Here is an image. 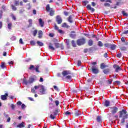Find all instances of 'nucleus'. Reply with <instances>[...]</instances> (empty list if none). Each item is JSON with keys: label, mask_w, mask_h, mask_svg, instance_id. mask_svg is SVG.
<instances>
[{"label": "nucleus", "mask_w": 128, "mask_h": 128, "mask_svg": "<svg viewBox=\"0 0 128 128\" xmlns=\"http://www.w3.org/2000/svg\"><path fill=\"white\" fill-rule=\"evenodd\" d=\"M119 118H122L121 124H124L126 122V120L128 118V114L126 110L122 109L119 112Z\"/></svg>", "instance_id": "1"}, {"label": "nucleus", "mask_w": 128, "mask_h": 128, "mask_svg": "<svg viewBox=\"0 0 128 128\" xmlns=\"http://www.w3.org/2000/svg\"><path fill=\"white\" fill-rule=\"evenodd\" d=\"M62 75L63 76H66L65 78L66 80H72V74L70 70H64L62 72Z\"/></svg>", "instance_id": "2"}, {"label": "nucleus", "mask_w": 128, "mask_h": 128, "mask_svg": "<svg viewBox=\"0 0 128 128\" xmlns=\"http://www.w3.org/2000/svg\"><path fill=\"white\" fill-rule=\"evenodd\" d=\"M34 77H30V78H29L28 80H26V79H24L23 80V82L24 84H25L28 85V84H32V82H34V80H36V76H34Z\"/></svg>", "instance_id": "3"}, {"label": "nucleus", "mask_w": 128, "mask_h": 128, "mask_svg": "<svg viewBox=\"0 0 128 128\" xmlns=\"http://www.w3.org/2000/svg\"><path fill=\"white\" fill-rule=\"evenodd\" d=\"M46 10L48 12H50V16H54L55 11L52 9V8H50V4L46 5Z\"/></svg>", "instance_id": "4"}, {"label": "nucleus", "mask_w": 128, "mask_h": 128, "mask_svg": "<svg viewBox=\"0 0 128 128\" xmlns=\"http://www.w3.org/2000/svg\"><path fill=\"white\" fill-rule=\"evenodd\" d=\"M78 46H82L86 44V38H82L78 39L76 41Z\"/></svg>", "instance_id": "5"}, {"label": "nucleus", "mask_w": 128, "mask_h": 128, "mask_svg": "<svg viewBox=\"0 0 128 128\" xmlns=\"http://www.w3.org/2000/svg\"><path fill=\"white\" fill-rule=\"evenodd\" d=\"M39 92H40V94H46V88H44V86L42 85L41 86V87H40Z\"/></svg>", "instance_id": "6"}, {"label": "nucleus", "mask_w": 128, "mask_h": 128, "mask_svg": "<svg viewBox=\"0 0 128 128\" xmlns=\"http://www.w3.org/2000/svg\"><path fill=\"white\" fill-rule=\"evenodd\" d=\"M110 110L112 114H116L118 110V108L116 106H113L110 108Z\"/></svg>", "instance_id": "7"}, {"label": "nucleus", "mask_w": 128, "mask_h": 128, "mask_svg": "<svg viewBox=\"0 0 128 128\" xmlns=\"http://www.w3.org/2000/svg\"><path fill=\"white\" fill-rule=\"evenodd\" d=\"M42 86V84H39L38 86H34V88H31V92L32 94H36V91L35 90H38V88H40Z\"/></svg>", "instance_id": "8"}, {"label": "nucleus", "mask_w": 128, "mask_h": 128, "mask_svg": "<svg viewBox=\"0 0 128 128\" xmlns=\"http://www.w3.org/2000/svg\"><path fill=\"white\" fill-rule=\"evenodd\" d=\"M113 68H114L116 72H120V70H122V68L118 64H114L113 66Z\"/></svg>", "instance_id": "9"}, {"label": "nucleus", "mask_w": 128, "mask_h": 128, "mask_svg": "<svg viewBox=\"0 0 128 128\" xmlns=\"http://www.w3.org/2000/svg\"><path fill=\"white\" fill-rule=\"evenodd\" d=\"M53 114H51L50 116V118H52V120H54V118H56V116H58V110L56 109V110L54 112H53Z\"/></svg>", "instance_id": "10"}, {"label": "nucleus", "mask_w": 128, "mask_h": 128, "mask_svg": "<svg viewBox=\"0 0 128 128\" xmlns=\"http://www.w3.org/2000/svg\"><path fill=\"white\" fill-rule=\"evenodd\" d=\"M86 8L88 10H90L91 12H94L96 11V10L94 8H92L90 4L87 5Z\"/></svg>", "instance_id": "11"}, {"label": "nucleus", "mask_w": 128, "mask_h": 128, "mask_svg": "<svg viewBox=\"0 0 128 128\" xmlns=\"http://www.w3.org/2000/svg\"><path fill=\"white\" fill-rule=\"evenodd\" d=\"M56 22L58 24H60L62 22V20L60 16H57L56 17Z\"/></svg>", "instance_id": "12"}, {"label": "nucleus", "mask_w": 128, "mask_h": 128, "mask_svg": "<svg viewBox=\"0 0 128 128\" xmlns=\"http://www.w3.org/2000/svg\"><path fill=\"white\" fill-rule=\"evenodd\" d=\"M91 66H92L91 70L98 68V66L96 65V62H92V63Z\"/></svg>", "instance_id": "13"}, {"label": "nucleus", "mask_w": 128, "mask_h": 128, "mask_svg": "<svg viewBox=\"0 0 128 128\" xmlns=\"http://www.w3.org/2000/svg\"><path fill=\"white\" fill-rule=\"evenodd\" d=\"M8 96V93H6L4 95H2L0 96V98L2 100H6V96Z\"/></svg>", "instance_id": "14"}, {"label": "nucleus", "mask_w": 128, "mask_h": 128, "mask_svg": "<svg viewBox=\"0 0 128 128\" xmlns=\"http://www.w3.org/2000/svg\"><path fill=\"white\" fill-rule=\"evenodd\" d=\"M91 70H92V72H93V74H98V72H100L98 68H94L93 69H91Z\"/></svg>", "instance_id": "15"}, {"label": "nucleus", "mask_w": 128, "mask_h": 128, "mask_svg": "<svg viewBox=\"0 0 128 128\" xmlns=\"http://www.w3.org/2000/svg\"><path fill=\"white\" fill-rule=\"evenodd\" d=\"M88 44L89 46H92L94 45V40L92 39L89 40L88 42Z\"/></svg>", "instance_id": "16"}, {"label": "nucleus", "mask_w": 128, "mask_h": 128, "mask_svg": "<svg viewBox=\"0 0 128 128\" xmlns=\"http://www.w3.org/2000/svg\"><path fill=\"white\" fill-rule=\"evenodd\" d=\"M76 32L74 31H72L71 34H70V38H74L76 36Z\"/></svg>", "instance_id": "17"}, {"label": "nucleus", "mask_w": 128, "mask_h": 128, "mask_svg": "<svg viewBox=\"0 0 128 128\" xmlns=\"http://www.w3.org/2000/svg\"><path fill=\"white\" fill-rule=\"evenodd\" d=\"M39 24L40 26V27L43 28L44 25V21H42V18H40L39 19Z\"/></svg>", "instance_id": "18"}, {"label": "nucleus", "mask_w": 128, "mask_h": 128, "mask_svg": "<svg viewBox=\"0 0 128 128\" xmlns=\"http://www.w3.org/2000/svg\"><path fill=\"white\" fill-rule=\"evenodd\" d=\"M100 68H102V70H104V68H108V66L105 65V64L104 62H102L100 64Z\"/></svg>", "instance_id": "19"}, {"label": "nucleus", "mask_w": 128, "mask_h": 128, "mask_svg": "<svg viewBox=\"0 0 128 128\" xmlns=\"http://www.w3.org/2000/svg\"><path fill=\"white\" fill-rule=\"evenodd\" d=\"M68 22H70V24H72L74 21L72 20V15H70L68 16Z\"/></svg>", "instance_id": "20"}, {"label": "nucleus", "mask_w": 128, "mask_h": 128, "mask_svg": "<svg viewBox=\"0 0 128 128\" xmlns=\"http://www.w3.org/2000/svg\"><path fill=\"white\" fill-rule=\"evenodd\" d=\"M110 68H106V69H104L103 70V72L105 74H108L110 73Z\"/></svg>", "instance_id": "21"}, {"label": "nucleus", "mask_w": 128, "mask_h": 128, "mask_svg": "<svg viewBox=\"0 0 128 128\" xmlns=\"http://www.w3.org/2000/svg\"><path fill=\"white\" fill-rule=\"evenodd\" d=\"M17 127L20 128H24V122H22L21 124H18Z\"/></svg>", "instance_id": "22"}, {"label": "nucleus", "mask_w": 128, "mask_h": 128, "mask_svg": "<svg viewBox=\"0 0 128 128\" xmlns=\"http://www.w3.org/2000/svg\"><path fill=\"white\" fill-rule=\"evenodd\" d=\"M42 30H39L38 32V38H42Z\"/></svg>", "instance_id": "23"}, {"label": "nucleus", "mask_w": 128, "mask_h": 128, "mask_svg": "<svg viewBox=\"0 0 128 128\" xmlns=\"http://www.w3.org/2000/svg\"><path fill=\"white\" fill-rule=\"evenodd\" d=\"M116 46L114 44H110V48L112 50H116Z\"/></svg>", "instance_id": "24"}, {"label": "nucleus", "mask_w": 128, "mask_h": 128, "mask_svg": "<svg viewBox=\"0 0 128 128\" xmlns=\"http://www.w3.org/2000/svg\"><path fill=\"white\" fill-rule=\"evenodd\" d=\"M16 1H15L14 5L12 4V10H16Z\"/></svg>", "instance_id": "25"}, {"label": "nucleus", "mask_w": 128, "mask_h": 128, "mask_svg": "<svg viewBox=\"0 0 128 128\" xmlns=\"http://www.w3.org/2000/svg\"><path fill=\"white\" fill-rule=\"evenodd\" d=\"M62 26V28H70V26L68 25L66 22L63 23Z\"/></svg>", "instance_id": "26"}, {"label": "nucleus", "mask_w": 128, "mask_h": 128, "mask_svg": "<svg viewBox=\"0 0 128 128\" xmlns=\"http://www.w3.org/2000/svg\"><path fill=\"white\" fill-rule=\"evenodd\" d=\"M49 50H54L55 48L54 46H52V43L49 44L48 46Z\"/></svg>", "instance_id": "27"}, {"label": "nucleus", "mask_w": 128, "mask_h": 128, "mask_svg": "<svg viewBox=\"0 0 128 128\" xmlns=\"http://www.w3.org/2000/svg\"><path fill=\"white\" fill-rule=\"evenodd\" d=\"M121 41L122 42H124V44L126 46H128V42H126V39H124V38L122 37L121 38Z\"/></svg>", "instance_id": "28"}, {"label": "nucleus", "mask_w": 128, "mask_h": 128, "mask_svg": "<svg viewBox=\"0 0 128 128\" xmlns=\"http://www.w3.org/2000/svg\"><path fill=\"white\" fill-rule=\"evenodd\" d=\"M100 2H110V4H112V0H100Z\"/></svg>", "instance_id": "29"}, {"label": "nucleus", "mask_w": 128, "mask_h": 128, "mask_svg": "<svg viewBox=\"0 0 128 128\" xmlns=\"http://www.w3.org/2000/svg\"><path fill=\"white\" fill-rule=\"evenodd\" d=\"M104 106H110V101L106 100L104 104Z\"/></svg>", "instance_id": "30"}, {"label": "nucleus", "mask_w": 128, "mask_h": 128, "mask_svg": "<svg viewBox=\"0 0 128 128\" xmlns=\"http://www.w3.org/2000/svg\"><path fill=\"white\" fill-rule=\"evenodd\" d=\"M36 44L39 46H44V43L40 41H37Z\"/></svg>", "instance_id": "31"}, {"label": "nucleus", "mask_w": 128, "mask_h": 128, "mask_svg": "<svg viewBox=\"0 0 128 128\" xmlns=\"http://www.w3.org/2000/svg\"><path fill=\"white\" fill-rule=\"evenodd\" d=\"M36 72H38V73H40V66H36V68H34Z\"/></svg>", "instance_id": "32"}, {"label": "nucleus", "mask_w": 128, "mask_h": 128, "mask_svg": "<svg viewBox=\"0 0 128 128\" xmlns=\"http://www.w3.org/2000/svg\"><path fill=\"white\" fill-rule=\"evenodd\" d=\"M80 114H82V113H80V112L78 111L75 112V113H74L75 116H80Z\"/></svg>", "instance_id": "33"}, {"label": "nucleus", "mask_w": 128, "mask_h": 128, "mask_svg": "<svg viewBox=\"0 0 128 128\" xmlns=\"http://www.w3.org/2000/svg\"><path fill=\"white\" fill-rule=\"evenodd\" d=\"M104 6H105L106 8H110V4L108 3V2H106L104 3Z\"/></svg>", "instance_id": "34"}, {"label": "nucleus", "mask_w": 128, "mask_h": 128, "mask_svg": "<svg viewBox=\"0 0 128 128\" xmlns=\"http://www.w3.org/2000/svg\"><path fill=\"white\" fill-rule=\"evenodd\" d=\"M122 14L124 16H128V13L126 12V11H124V10H122Z\"/></svg>", "instance_id": "35"}, {"label": "nucleus", "mask_w": 128, "mask_h": 128, "mask_svg": "<svg viewBox=\"0 0 128 128\" xmlns=\"http://www.w3.org/2000/svg\"><path fill=\"white\" fill-rule=\"evenodd\" d=\"M98 46H99L102 48V46H104V44H102V41H99V42H98Z\"/></svg>", "instance_id": "36"}, {"label": "nucleus", "mask_w": 128, "mask_h": 128, "mask_svg": "<svg viewBox=\"0 0 128 128\" xmlns=\"http://www.w3.org/2000/svg\"><path fill=\"white\" fill-rule=\"evenodd\" d=\"M96 120L98 122H102V118H100V116H98L96 118Z\"/></svg>", "instance_id": "37"}, {"label": "nucleus", "mask_w": 128, "mask_h": 128, "mask_svg": "<svg viewBox=\"0 0 128 128\" xmlns=\"http://www.w3.org/2000/svg\"><path fill=\"white\" fill-rule=\"evenodd\" d=\"M12 23H9L8 24V30H12Z\"/></svg>", "instance_id": "38"}, {"label": "nucleus", "mask_w": 128, "mask_h": 128, "mask_svg": "<svg viewBox=\"0 0 128 128\" xmlns=\"http://www.w3.org/2000/svg\"><path fill=\"white\" fill-rule=\"evenodd\" d=\"M53 88L56 92H60V88H58V86H54Z\"/></svg>", "instance_id": "39"}, {"label": "nucleus", "mask_w": 128, "mask_h": 128, "mask_svg": "<svg viewBox=\"0 0 128 128\" xmlns=\"http://www.w3.org/2000/svg\"><path fill=\"white\" fill-rule=\"evenodd\" d=\"M37 34H38V30H36L33 31L34 36H36Z\"/></svg>", "instance_id": "40"}, {"label": "nucleus", "mask_w": 128, "mask_h": 128, "mask_svg": "<svg viewBox=\"0 0 128 128\" xmlns=\"http://www.w3.org/2000/svg\"><path fill=\"white\" fill-rule=\"evenodd\" d=\"M120 50L125 52V50H126V48L124 46H122L120 48Z\"/></svg>", "instance_id": "41"}, {"label": "nucleus", "mask_w": 128, "mask_h": 128, "mask_svg": "<svg viewBox=\"0 0 128 128\" xmlns=\"http://www.w3.org/2000/svg\"><path fill=\"white\" fill-rule=\"evenodd\" d=\"M104 46L106 48H110V44H108V43L104 44Z\"/></svg>", "instance_id": "42"}, {"label": "nucleus", "mask_w": 128, "mask_h": 128, "mask_svg": "<svg viewBox=\"0 0 128 128\" xmlns=\"http://www.w3.org/2000/svg\"><path fill=\"white\" fill-rule=\"evenodd\" d=\"M54 44L56 48H60V44L59 43H54Z\"/></svg>", "instance_id": "43"}, {"label": "nucleus", "mask_w": 128, "mask_h": 128, "mask_svg": "<svg viewBox=\"0 0 128 128\" xmlns=\"http://www.w3.org/2000/svg\"><path fill=\"white\" fill-rule=\"evenodd\" d=\"M66 40V45L70 46V40L66 39V40Z\"/></svg>", "instance_id": "44"}, {"label": "nucleus", "mask_w": 128, "mask_h": 128, "mask_svg": "<svg viewBox=\"0 0 128 128\" xmlns=\"http://www.w3.org/2000/svg\"><path fill=\"white\" fill-rule=\"evenodd\" d=\"M58 32H59V34H64V32L62 31V30L60 29L58 30Z\"/></svg>", "instance_id": "45"}, {"label": "nucleus", "mask_w": 128, "mask_h": 128, "mask_svg": "<svg viewBox=\"0 0 128 128\" xmlns=\"http://www.w3.org/2000/svg\"><path fill=\"white\" fill-rule=\"evenodd\" d=\"M1 68H6V65L4 64V62H2V64L0 66Z\"/></svg>", "instance_id": "46"}, {"label": "nucleus", "mask_w": 128, "mask_h": 128, "mask_svg": "<svg viewBox=\"0 0 128 128\" xmlns=\"http://www.w3.org/2000/svg\"><path fill=\"white\" fill-rule=\"evenodd\" d=\"M29 70H34V66L30 65V68H29Z\"/></svg>", "instance_id": "47"}, {"label": "nucleus", "mask_w": 128, "mask_h": 128, "mask_svg": "<svg viewBox=\"0 0 128 128\" xmlns=\"http://www.w3.org/2000/svg\"><path fill=\"white\" fill-rule=\"evenodd\" d=\"M30 44H32V46H36V42L34 40H32L30 42Z\"/></svg>", "instance_id": "48"}, {"label": "nucleus", "mask_w": 128, "mask_h": 128, "mask_svg": "<svg viewBox=\"0 0 128 128\" xmlns=\"http://www.w3.org/2000/svg\"><path fill=\"white\" fill-rule=\"evenodd\" d=\"M11 17L12 18V20H16V16H14V14H11Z\"/></svg>", "instance_id": "49"}, {"label": "nucleus", "mask_w": 128, "mask_h": 128, "mask_svg": "<svg viewBox=\"0 0 128 128\" xmlns=\"http://www.w3.org/2000/svg\"><path fill=\"white\" fill-rule=\"evenodd\" d=\"M81 64H82V61H80V60H78V66H80Z\"/></svg>", "instance_id": "50"}, {"label": "nucleus", "mask_w": 128, "mask_h": 128, "mask_svg": "<svg viewBox=\"0 0 128 128\" xmlns=\"http://www.w3.org/2000/svg\"><path fill=\"white\" fill-rule=\"evenodd\" d=\"M72 46H74V48H76V43H74V40H72Z\"/></svg>", "instance_id": "51"}, {"label": "nucleus", "mask_w": 128, "mask_h": 128, "mask_svg": "<svg viewBox=\"0 0 128 128\" xmlns=\"http://www.w3.org/2000/svg\"><path fill=\"white\" fill-rule=\"evenodd\" d=\"M28 22H29L30 26H32V20L30 19L28 20Z\"/></svg>", "instance_id": "52"}, {"label": "nucleus", "mask_w": 128, "mask_h": 128, "mask_svg": "<svg viewBox=\"0 0 128 128\" xmlns=\"http://www.w3.org/2000/svg\"><path fill=\"white\" fill-rule=\"evenodd\" d=\"M21 108H22V110H24V108H26V104H22Z\"/></svg>", "instance_id": "53"}, {"label": "nucleus", "mask_w": 128, "mask_h": 128, "mask_svg": "<svg viewBox=\"0 0 128 128\" xmlns=\"http://www.w3.org/2000/svg\"><path fill=\"white\" fill-rule=\"evenodd\" d=\"M117 58H122V53H118L116 54Z\"/></svg>", "instance_id": "54"}, {"label": "nucleus", "mask_w": 128, "mask_h": 128, "mask_svg": "<svg viewBox=\"0 0 128 128\" xmlns=\"http://www.w3.org/2000/svg\"><path fill=\"white\" fill-rule=\"evenodd\" d=\"M91 6L94 7V6H96V4L94 2H91Z\"/></svg>", "instance_id": "55"}, {"label": "nucleus", "mask_w": 128, "mask_h": 128, "mask_svg": "<svg viewBox=\"0 0 128 128\" xmlns=\"http://www.w3.org/2000/svg\"><path fill=\"white\" fill-rule=\"evenodd\" d=\"M19 42L21 44H24V42L22 41V38H20V39Z\"/></svg>", "instance_id": "56"}, {"label": "nucleus", "mask_w": 128, "mask_h": 128, "mask_svg": "<svg viewBox=\"0 0 128 128\" xmlns=\"http://www.w3.org/2000/svg\"><path fill=\"white\" fill-rule=\"evenodd\" d=\"M65 114L66 116H68V115L72 114V113H70V112L68 111H66V112H65Z\"/></svg>", "instance_id": "57"}, {"label": "nucleus", "mask_w": 128, "mask_h": 128, "mask_svg": "<svg viewBox=\"0 0 128 128\" xmlns=\"http://www.w3.org/2000/svg\"><path fill=\"white\" fill-rule=\"evenodd\" d=\"M10 107L12 108V110H14V108H16V106L14 104H11Z\"/></svg>", "instance_id": "58"}, {"label": "nucleus", "mask_w": 128, "mask_h": 128, "mask_svg": "<svg viewBox=\"0 0 128 128\" xmlns=\"http://www.w3.org/2000/svg\"><path fill=\"white\" fill-rule=\"evenodd\" d=\"M55 104L56 106H58V104H60V102L58 100L55 101Z\"/></svg>", "instance_id": "59"}, {"label": "nucleus", "mask_w": 128, "mask_h": 128, "mask_svg": "<svg viewBox=\"0 0 128 128\" xmlns=\"http://www.w3.org/2000/svg\"><path fill=\"white\" fill-rule=\"evenodd\" d=\"M68 12H66V11H64V16H68Z\"/></svg>", "instance_id": "60"}, {"label": "nucleus", "mask_w": 128, "mask_h": 128, "mask_svg": "<svg viewBox=\"0 0 128 128\" xmlns=\"http://www.w3.org/2000/svg\"><path fill=\"white\" fill-rule=\"evenodd\" d=\"M54 28L55 30H58V26H56V24H54Z\"/></svg>", "instance_id": "61"}, {"label": "nucleus", "mask_w": 128, "mask_h": 128, "mask_svg": "<svg viewBox=\"0 0 128 128\" xmlns=\"http://www.w3.org/2000/svg\"><path fill=\"white\" fill-rule=\"evenodd\" d=\"M22 102L20 101H18L16 103L17 106H22Z\"/></svg>", "instance_id": "62"}, {"label": "nucleus", "mask_w": 128, "mask_h": 128, "mask_svg": "<svg viewBox=\"0 0 128 128\" xmlns=\"http://www.w3.org/2000/svg\"><path fill=\"white\" fill-rule=\"evenodd\" d=\"M4 116H5L6 118H8V114H6V112H4Z\"/></svg>", "instance_id": "63"}, {"label": "nucleus", "mask_w": 128, "mask_h": 128, "mask_svg": "<svg viewBox=\"0 0 128 128\" xmlns=\"http://www.w3.org/2000/svg\"><path fill=\"white\" fill-rule=\"evenodd\" d=\"M8 64H14V61H10L8 62Z\"/></svg>", "instance_id": "64"}]
</instances>
